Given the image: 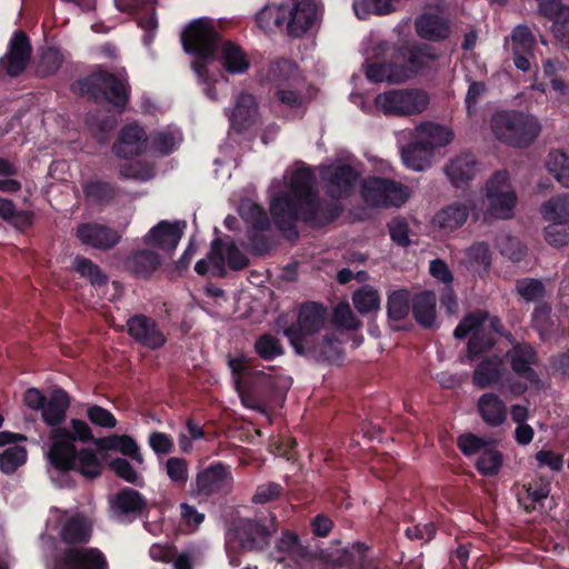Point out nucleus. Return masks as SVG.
I'll use <instances>...</instances> for the list:
<instances>
[{"label":"nucleus","mask_w":569,"mask_h":569,"mask_svg":"<svg viewBox=\"0 0 569 569\" xmlns=\"http://www.w3.org/2000/svg\"><path fill=\"white\" fill-rule=\"evenodd\" d=\"M321 180L326 194L336 202H321L315 189L316 176L310 167L293 171L289 189L274 194L269 211L276 228L284 237L295 241L300 237L299 221L311 228H322L335 222L343 212L340 199L350 197L359 179L358 171L350 164L342 163L321 170Z\"/></svg>","instance_id":"nucleus-1"},{"label":"nucleus","mask_w":569,"mask_h":569,"mask_svg":"<svg viewBox=\"0 0 569 569\" xmlns=\"http://www.w3.org/2000/svg\"><path fill=\"white\" fill-rule=\"evenodd\" d=\"M218 31L214 26L203 19L190 22L181 32V43L186 53L194 57L191 68L199 81L204 86V94L212 101L218 99L216 76L209 72L208 64L217 54Z\"/></svg>","instance_id":"nucleus-2"},{"label":"nucleus","mask_w":569,"mask_h":569,"mask_svg":"<svg viewBox=\"0 0 569 569\" xmlns=\"http://www.w3.org/2000/svg\"><path fill=\"white\" fill-rule=\"evenodd\" d=\"M490 128L498 141L519 149L531 146L541 132V124L533 114L517 109L495 111Z\"/></svg>","instance_id":"nucleus-3"},{"label":"nucleus","mask_w":569,"mask_h":569,"mask_svg":"<svg viewBox=\"0 0 569 569\" xmlns=\"http://www.w3.org/2000/svg\"><path fill=\"white\" fill-rule=\"evenodd\" d=\"M71 91L88 97L92 102H107L122 111L129 102L131 88L124 78L99 69L72 82Z\"/></svg>","instance_id":"nucleus-4"},{"label":"nucleus","mask_w":569,"mask_h":569,"mask_svg":"<svg viewBox=\"0 0 569 569\" xmlns=\"http://www.w3.org/2000/svg\"><path fill=\"white\" fill-rule=\"evenodd\" d=\"M50 439L52 442L47 452V459L56 471L61 475L77 471L87 479H94L101 475V462L92 449H78L74 443L62 438Z\"/></svg>","instance_id":"nucleus-5"},{"label":"nucleus","mask_w":569,"mask_h":569,"mask_svg":"<svg viewBox=\"0 0 569 569\" xmlns=\"http://www.w3.org/2000/svg\"><path fill=\"white\" fill-rule=\"evenodd\" d=\"M328 316L327 307L320 302L306 301L300 305L297 321L282 330L296 353L310 350L311 340L319 337L328 321Z\"/></svg>","instance_id":"nucleus-6"},{"label":"nucleus","mask_w":569,"mask_h":569,"mask_svg":"<svg viewBox=\"0 0 569 569\" xmlns=\"http://www.w3.org/2000/svg\"><path fill=\"white\" fill-rule=\"evenodd\" d=\"M233 481L231 467L222 461H213L197 472L189 485L188 495L199 501L222 498L231 493Z\"/></svg>","instance_id":"nucleus-7"},{"label":"nucleus","mask_w":569,"mask_h":569,"mask_svg":"<svg viewBox=\"0 0 569 569\" xmlns=\"http://www.w3.org/2000/svg\"><path fill=\"white\" fill-rule=\"evenodd\" d=\"M499 441L466 432L457 438V447L466 457L480 456L475 462L476 470L483 477L497 476L503 465V453L497 449Z\"/></svg>","instance_id":"nucleus-8"},{"label":"nucleus","mask_w":569,"mask_h":569,"mask_svg":"<svg viewBox=\"0 0 569 569\" xmlns=\"http://www.w3.org/2000/svg\"><path fill=\"white\" fill-rule=\"evenodd\" d=\"M365 202L372 208L401 207L409 199V189L401 182L383 177H369L361 187Z\"/></svg>","instance_id":"nucleus-9"},{"label":"nucleus","mask_w":569,"mask_h":569,"mask_svg":"<svg viewBox=\"0 0 569 569\" xmlns=\"http://www.w3.org/2000/svg\"><path fill=\"white\" fill-rule=\"evenodd\" d=\"M50 569H110V566L99 548L64 546L54 548Z\"/></svg>","instance_id":"nucleus-10"},{"label":"nucleus","mask_w":569,"mask_h":569,"mask_svg":"<svg viewBox=\"0 0 569 569\" xmlns=\"http://www.w3.org/2000/svg\"><path fill=\"white\" fill-rule=\"evenodd\" d=\"M226 537L229 547L237 546L244 551H260L269 546L271 531L261 520L239 518L229 527Z\"/></svg>","instance_id":"nucleus-11"},{"label":"nucleus","mask_w":569,"mask_h":569,"mask_svg":"<svg viewBox=\"0 0 569 569\" xmlns=\"http://www.w3.org/2000/svg\"><path fill=\"white\" fill-rule=\"evenodd\" d=\"M375 103L386 116H412L426 110L429 96L419 89L390 90L378 94Z\"/></svg>","instance_id":"nucleus-12"},{"label":"nucleus","mask_w":569,"mask_h":569,"mask_svg":"<svg viewBox=\"0 0 569 569\" xmlns=\"http://www.w3.org/2000/svg\"><path fill=\"white\" fill-rule=\"evenodd\" d=\"M509 173L499 170L486 183V198L489 202V212L498 219H509L513 216L517 196L510 190Z\"/></svg>","instance_id":"nucleus-13"},{"label":"nucleus","mask_w":569,"mask_h":569,"mask_svg":"<svg viewBox=\"0 0 569 569\" xmlns=\"http://www.w3.org/2000/svg\"><path fill=\"white\" fill-rule=\"evenodd\" d=\"M126 327L129 337L138 345L150 350H159L168 341L167 336L160 329L157 320L143 313L130 316L126 322Z\"/></svg>","instance_id":"nucleus-14"},{"label":"nucleus","mask_w":569,"mask_h":569,"mask_svg":"<svg viewBox=\"0 0 569 569\" xmlns=\"http://www.w3.org/2000/svg\"><path fill=\"white\" fill-rule=\"evenodd\" d=\"M393 58L402 62L399 66L406 71L407 81L427 69L438 56L432 46L415 42L399 46L393 53Z\"/></svg>","instance_id":"nucleus-15"},{"label":"nucleus","mask_w":569,"mask_h":569,"mask_svg":"<svg viewBox=\"0 0 569 569\" xmlns=\"http://www.w3.org/2000/svg\"><path fill=\"white\" fill-rule=\"evenodd\" d=\"M32 54L28 34L17 30L10 39L7 53L0 59V68L11 78H17L27 69Z\"/></svg>","instance_id":"nucleus-16"},{"label":"nucleus","mask_w":569,"mask_h":569,"mask_svg":"<svg viewBox=\"0 0 569 569\" xmlns=\"http://www.w3.org/2000/svg\"><path fill=\"white\" fill-rule=\"evenodd\" d=\"M76 237L82 244L101 251L114 248L121 240L117 229L96 221L79 223Z\"/></svg>","instance_id":"nucleus-17"},{"label":"nucleus","mask_w":569,"mask_h":569,"mask_svg":"<svg viewBox=\"0 0 569 569\" xmlns=\"http://www.w3.org/2000/svg\"><path fill=\"white\" fill-rule=\"evenodd\" d=\"M186 227V221L170 222L161 220L147 232L143 237V242L150 248L172 253L182 238Z\"/></svg>","instance_id":"nucleus-18"},{"label":"nucleus","mask_w":569,"mask_h":569,"mask_svg":"<svg viewBox=\"0 0 569 569\" xmlns=\"http://www.w3.org/2000/svg\"><path fill=\"white\" fill-rule=\"evenodd\" d=\"M114 515L121 519L131 522L137 518L143 517L148 512V502L146 497L138 490L123 487L110 501Z\"/></svg>","instance_id":"nucleus-19"},{"label":"nucleus","mask_w":569,"mask_h":569,"mask_svg":"<svg viewBox=\"0 0 569 569\" xmlns=\"http://www.w3.org/2000/svg\"><path fill=\"white\" fill-rule=\"evenodd\" d=\"M147 141L146 130L138 123H129L121 129L112 151L119 158L131 159L146 151Z\"/></svg>","instance_id":"nucleus-20"},{"label":"nucleus","mask_w":569,"mask_h":569,"mask_svg":"<svg viewBox=\"0 0 569 569\" xmlns=\"http://www.w3.org/2000/svg\"><path fill=\"white\" fill-rule=\"evenodd\" d=\"M415 30L420 39L430 42H441L451 34V22L448 18L435 13L423 12L415 20Z\"/></svg>","instance_id":"nucleus-21"},{"label":"nucleus","mask_w":569,"mask_h":569,"mask_svg":"<svg viewBox=\"0 0 569 569\" xmlns=\"http://www.w3.org/2000/svg\"><path fill=\"white\" fill-rule=\"evenodd\" d=\"M214 60L230 74H242L250 68V60L243 49L230 40H222L219 32Z\"/></svg>","instance_id":"nucleus-22"},{"label":"nucleus","mask_w":569,"mask_h":569,"mask_svg":"<svg viewBox=\"0 0 569 569\" xmlns=\"http://www.w3.org/2000/svg\"><path fill=\"white\" fill-rule=\"evenodd\" d=\"M506 358L517 376L530 382L538 381V375L533 369L538 362V353L529 342L522 341L521 345L513 346L506 352Z\"/></svg>","instance_id":"nucleus-23"},{"label":"nucleus","mask_w":569,"mask_h":569,"mask_svg":"<svg viewBox=\"0 0 569 569\" xmlns=\"http://www.w3.org/2000/svg\"><path fill=\"white\" fill-rule=\"evenodd\" d=\"M479 163L471 152H462L446 164L445 171L450 182L456 188H463L469 184L478 172Z\"/></svg>","instance_id":"nucleus-24"},{"label":"nucleus","mask_w":569,"mask_h":569,"mask_svg":"<svg viewBox=\"0 0 569 569\" xmlns=\"http://www.w3.org/2000/svg\"><path fill=\"white\" fill-rule=\"evenodd\" d=\"M476 409L483 423L490 428H498L507 421L506 402L495 392L482 393L477 400Z\"/></svg>","instance_id":"nucleus-25"},{"label":"nucleus","mask_w":569,"mask_h":569,"mask_svg":"<svg viewBox=\"0 0 569 569\" xmlns=\"http://www.w3.org/2000/svg\"><path fill=\"white\" fill-rule=\"evenodd\" d=\"M81 187L87 203L93 207L110 206L121 191L118 184L100 178L86 180Z\"/></svg>","instance_id":"nucleus-26"},{"label":"nucleus","mask_w":569,"mask_h":569,"mask_svg":"<svg viewBox=\"0 0 569 569\" xmlns=\"http://www.w3.org/2000/svg\"><path fill=\"white\" fill-rule=\"evenodd\" d=\"M70 405L69 393L60 387H54L41 411L43 422L52 429L61 427Z\"/></svg>","instance_id":"nucleus-27"},{"label":"nucleus","mask_w":569,"mask_h":569,"mask_svg":"<svg viewBox=\"0 0 569 569\" xmlns=\"http://www.w3.org/2000/svg\"><path fill=\"white\" fill-rule=\"evenodd\" d=\"M505 365L498 355L486 356L477 365L472 373V383L479 389L497 385L503 377Z\"/></svg>","instance_id":"nucleus-28"},{"label":"nucleus","mask_w":569,"mask_h":569,"mask_svg":"<svg viewBox=\"0 0 569 569\" xmlns=\"http://www.w3.org/2000/svg\"><path fill=\"white\" fill-rule=\"evenodd\" d=\"M316 3L312 0H291V18L288 23V34L295 38L305 34L316 19Z\"/></svg>","instance_id":"nucleus-29"},{"label":"nucleus","mask_w":569,"mask_h":569,"mask_svg":"<svg viewBox=\"0 0 569 569\" xmlns=\"http://www.w3.org/2000/svg\"><path fill=\"white\" fill-rule=\"evenodd\" d=\"M59 536L66 546H86L92 537V525L84 516L77 513L63 522Z\"/></svg>","instance_id":"nucleus-30"},{"label":"nucleus","mask_w":569,"mask_h":569,"mask_svg":"<svg viewBox=\"0 0 569 569\" xmlns=\"http://www.w3.org/2000/svg\"><path fill=\"white\" fill-rule=\"evenodd\" d=\"M411 312L416 322L423 329L435 327L437 318V296L433 291L423 290L412 297Z\"/></svg>","instance_id":"nucleus-31"},{"label":"nucleus","mask_w":569,"mask_h":569,"mask_svg":"<svg viewBox=\"0 0 569 569\" xmlns=\"http://www.w3.org/2000/svg\"><path fill=\"white\" fill-rule=\"evenodd\" d=\"M258 103L254 96L250 93H240L229 120L231 127L237 132H242L251 128L256 122Z\"/></svg>","instance_id":"nucleus-32"},{"label":"nucleus","mask_w":569,"mask_h":569,"mask_svg":"<svg viewBox=\"0 0 569 569\" xmlns=\"http://www.w3.org/2000/svg\"><path fill=\"white\" fill-rule=\"evenodd\" d=\"M161 257L150 249H140L131 252L126 261L124 267L136 277L148 279L161 266Z\"/></svg>","instance_id":"nucleus-33"},{"label":"nucleus","mask_w":569,"mask_h":569,"mask_svg":"<svg viewBox=\"0 0 569 569\" xmlns=\"http://www.w3.org/2000/svg\"><path fill=\"white\" fill-rule=\"evenodd\" d=\"M310 350H306L300 356H310L318 361L328 363H340L343 360V352L339 340L333 335H325L311 340Z\"/></svg>","instance_id":"nucleus-34"},{"label":"nucleus","mask_w":569,"mask_h":569,"mask_svg":"<svg viewBox=\"0 0 569 569\" xmlns=\"http://www.w3.org/2000/svg\"><path fill=\"white\" fill-rule=\"evenodd\" d=\"M471 207L465 202H453L439 210L432 223L439 229L453 231L462 227L470 213Z\"/></svg>","instance_id":"nucleus-35"},{"label":"nucleus","mask_w":569,"mask_h":569,"mask_svg":"<svg viewBox=\"0 0 569 569\" xmlns=\"http://www.w3.org/2000/svg\"><path fill=\"white\" fill-rule=\"evenodd\" d=\"M366 78L372 83L387 81L389 83H402L406 81V71L399 63L392 61L367 62L365 64Z\"/></svg>","instance_id":"nucleus-36"},{"label":"nucleus","mask_w":569,"mask_h":569,"mask_svg":"<svg viewBox=\"0 0 569 569\" xmlns=\"http://www.w3.org/2000/svg\"><path fill=\"white\" fill-rule=\"evenodd\" d=\"M94 445L99 450L119 451L123 456L130 457L138 463L143 462V457L140 452L139 446L131 436L111 435L101 437L94 440Z\"/></svg>","instance_id":"nucleus-37"},{"label":"nucleus","mask_w":569,"mask_h":569,"mask_svg":"<svg viewBox=\"0 0 569 569\" xmlns=\"http://www.w3.org/2000/svg\"><path fill=\"white\" fill-rule=\"evenodd\" d=\"M433 153L432 147L419 138L402 149L401 157L408 168L422 171L430 166Z\"/></svg>","instance_id":"nucleus-38"},{"label":"nucleus","mask_w":569,"mask_h":569,"mask_svg":"<svg viewBox=\"0 0 569 569\" xmlns=\"http://www.w3.org/2000/svg\"><path fill=\"white\" fill-rule=\"evenodd\" d=\"M50 438H62L66 441L74 443L80 441L82 443L93 442L97 438L93 437L92 430L89 425L81 419L72 418L70 427H58L50 431Z\"/></svg>","instance_id":"nucleus-39"},{"label":"nucleus","mask_w":569,"mask_h":569,"mask_svg":"<svg viewBox=\"0 0 569 569\" xmlns=\"http://www.w3.org/2000/svg\"><path fill=\"white\" fill-rule=\"evenodd\" d=\"M412 297L408 289L393 290L387 298V317L390 321L405 320L411 310Z\"/></svg>","instance_id":"nucleus-40"},{"label":"nucleus","mask_w":569,"mask_h":569,"mask_svg":"<svg viewBox=\"0 0 569 569\" xmlns=\"http://www.w3.org/2000/svg\"><path fill=\"white\" fill-rule=\"evenodd\" d=\"M425 143L432 147V151L439 147H446L453 140V132L447 127L435 122H426L420 126V137Z\"/></svg>","instance_id":"nucleus-41"},{"label":"nucleus","mask_w":569,"mask_h":569,"mask_svg":"<svg viewBox=\"0 0 569 569\" xmlns=\"http://www.w3.org/2000/svg\"><path fill=\"white\" fill-rule=\"evenodd\" d=\"M73 269L93 287L100 288L108 283V276L89 258L77 256L73 260Z\"/></svg>","instance_id":"nucleus-42"},{"label":"nucleus","mask_w":569,"mask_h":569,"mask_svg":"<svg viewBox=\"0 0 569 569\" xmlns=\"http://www.w3.org/2000/svg\"><path fill=\"white\" fill-rule=\"evenodd\" d=\"M546 220L569 223V193L553 197L541 207Z\"/></svg>","instance_id":"nucleus-43"},{"label":"nucleus","mask_w":569,"mask_h":569,"mask_svg":"<svg viewBox=\"0 0 569 569\" xmlns=\"http://www.w3.org/2000/svg\"><path fill=\"white\" fill-rule=\"evenodd\" d=\"M240 213L242 219L250 224L249 228L271 230V221L264 208L256 202L241 203Z\"/></svg>","instance_id":"nucleus-44"},{"label":"nucleus","mask_w":569,"mask_h":569,"mask_svg":"<svg viewBox=\"0 0 569 569\" xmlns=\"http://www.w3.org/2000/svg\"><path fill=\"white\" fill-rule=\"evenodd\" d=\"M254 352L264 361H273L284 353L281 341L271 333L259 336L253 346Z\"/></svg>","instance_id":"nucleus-45"},{"label":"nucleus","mask_w":569,"mask_h":569,"mask_svg":"<svg viewBox=\"0 0 569 569\" xmlns=\"http://www.w3.org/2000/svg\"><path fill=\"white\" fill-rule=\"evenodd\" d=\"M293 72V64L287 59L271 61L266 70L264 79L276 89L287 86Z\"/></svg>","instance_id":"nucleus-46"},{"label":"nucleus","mask_w":569,"mask_h":569,"mask_svg":"<svg viewBox=\"0 0 569 569\" xmlns=\"http://www.w3.org/2000/svg\"><path fill=\"white\" fill-rule=\"evenodd\" d=\"M352 302L359 313L366 315L380 308V295L370 286H363L352 295Z\"/></svg>","instance_id":"nucleus-47"},{"label":"nucleus","mask_w":569,"mask_h":569,"mask_svg":"<svg viewBox=\"0 0 569 569\" xmlns=\"http://www.w3.org/2000/svg\"><path fill=\"white\" fill-rule=\"evenodd\" d=\"M496 345V339L491 333L485 332L481 329L473 332L467 343V359L476 361L481 355L490 351Z\"/></svg>","instance_id":"nucleus-48"},{"label":"nucleus","mask_w":569,"mask_h":569,"mask_svg":"<svg viewBox=\"0 0 569 569\" xmlns=\"http://www.w3.org/2000/svg\"><path fill=\"white\" fill-rule=\"evenodd\" d=\"M467 258L473 271L480 276L487 273L491 266V252L486 242H476L467 250Z\"/></svg>","instance_id":"nucleus-49"},{"label":"nucleus","mask_w":569,"mask_h":569,"mask_svg":"<svg viewBox=\"0 0 569 569\" xmlns=\"http://www.w3.org/2000/svg\"><path fill=\"white\" fill-rule=\"evenodd\" d=\"M28 457L27 449L24 447L14 445L2 452H0V471L6 475H11L16 470L26 463Z\"/></svg>","instance_id":"nucleus-50"},{"label":"nucleus","mask_w":569,"mask_h":569,"mask_svg":"<svg viewBox=\"0 0 569 569\" xmlns=\"http://www.w3.org/2000/svg\"><path fill=\"white\" fill-rule=\"evenodd\" d=\"M269 230H258L256 228H248L246 231V238L248 241V248L254 256L268 254L273 246L272 238L267 233Z\"/></svg>","instance_id":"nucleus-51"},{"label":"nucleus","mask_w":569,"mask_h":569,"mask_svg":"<svg viewBox=\"0 0 569 569\" xmlns=\"http://www.w3.org/2000/svg\"><path fill=\"white\" fill-rule=\"evenodd\" d=\"M488 319L486 311H475L466 315L453 330L456 339H463L482 328Z\"/></svg>","instance_id":"nucleus-52"},{"label":"nucleus","mask_w":569,"mask_h":569,"mask_svg":"<svg viewBox=\"0 0 569 569\" xmlns=\"http://www.w3.org/2000/svg\"><path fill=\"white\" fill-rule=\"evenodd\" d=\"M207 260L211 264V274L213 277L224 278L227 276L226 243L220 238L212 240Z\"/></svg>","instance_id":"nucleus-53"},{"label":"nucleus","mask_w":569,"mask_h":569,"mask_svg":"<svg viewBox=\"0 0 569 569\" xmlns=\"http://www.w3.org/2000/svg\"><path fill=\"white\" fill-rule=\"evenodd\" d=\"M538 13L555 24L559 21L569 20V4L563 3L562 0L540 1L538 3Z\"/></svg>","instance_id":"nucleus-54"},{"label":"nucleus","mask_w":569,"mask_h":569,"mask_svg":"<svg viewBox=\"0 0 569 569\" xmlns=\"http://www.w3.org/2000/svg\"><path fill=\"white\" fill-rule=\"evenodd\" d=\"M63 62V54L54 47L47 48L40 56L38 72L42 77L54 74Z\"/></svg>","instance_id":"nucleus-55"},{"label":"nucleus","mask_w":569,"mask_h":569,"mask_svg":"<svg viewBox=\"0 0 569 569\" xmlns=\"http://www.w3.org/2000/svg\"><path fill=\"white\" fill-rule=\"evenodd\" d=\"M512 52H532L536 44L531 29L526 24H518L511 32Z\"/></svg>","instance_id":"nucleus-56"},{"label":"nucleus","mask_w":569,"mask_h":569,"mask_svg":"<svg viewBox=\"0 0 569 569\" xmlns=\"http://www.w3.org/2000/svg\"><path fill=\"white\" fill-rule=\"evenodd\" d=\"M532 328L539 332L541 338L549 335L553 328L551 318V309L548 305H539L533 309L531 315Z\"/></svg>","instance_id":"nucleus-57"},{"label":"nucleus","mask_w":569,"mask_h":569,"mask_svg":"<svg viewBox=\"0 0 569 569\" xmlns=\"http://www.w3.org/2000/svg\"><path fill=\"white\" fill-rule=\"evenodd\" d=\"M545 239L556 248L569 244V223L552 221L545 228Z\"/></svg>","instance_id":"nucleus-58"},{"label":"nucleus","mask_w":569,"mask_h":569,"mask_svg":"<svg viewBox=\"0 0 569 569\" xmlns=\"http://www.w3.org/2000/svg\"><path fill=\"white\" fill-rule=\"evenodd\" d=\"M228 367L231 371L237 388L240 387L242 378L250 376L253 370L252 360L244 355L236 358L229 356Z\"/></svg>","instance_id":"nucleus-59"},{"label":"nucleus","mask_w":569,"mask_h":569,"mask_svg":"<svg viewBox=\"0 0 569 569\" xmlns=\"http://www.w3.org/2000/svg\"><path fill=\"white\" fill-rule=\"evenodd\" d=\"M169 479L179 486L188 481V462L184 458L171 457L166 462Z\"/></svg>","instance_id":"nucleus-60"},{"label":"nucleus","mask_w":569,"mask_h":569,"mask_svg":"<svg viewBox=\"0 0 569 569\" xmlns=\"http://www.w3.org/2000/svg\"><path fill=\"white\" fill-rule=\"evenodd\" d=\"M87 418L91 423L101 428L111 429L117 426L113 413L98 405H92L87 409Z\"/></svg>","instance_id":"nucleus-61"},{"label":"nucleus","mask_w":569,"mask_h":569,"mask_svg":"<svg viewBox=\"0 0 569 569\" xmlns=\"http://www.w3.org/2000/svg\"><path fill=\"white\" fill-rule=\"evenodd\" d=\"M517 291L526 301H535L543 297L545 286L537 279H522L517 281Z\"/></svg>","instance_id":"nucleus-62"},{"label":"nucleus","mask_w":569,"mask_h":569,"mask_svg":"<svg viewBox=\"0 0 569 569\" xmlns=\"http://www.w3.org/2000/svg\"><path fill=\"white\" fill-rule=\"evenodd\" d=\"M282 492L283 488L280 483L267 482L257 487V490L252 497V502L257 505H264L279 499Z\"/></svg>","instance_id":"nucleus-63"},{"label":"nucleus","mask_w":569,"mask_h":569,"mask_svg":"<svg viewBox=\"0 0 569 569\" xmlns=\"http://www.w3.org/2000/svg\"><path fill=\"white\" fill-rule=\"evenodd\" d=\"M202 556V548L200 545L191 543L187 546L173 559L174 569H193V561Z\"/></svg>","instance_id":"nucleus-64"}]
</instances>
